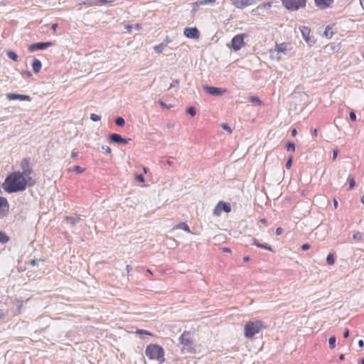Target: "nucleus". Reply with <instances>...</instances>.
I'll return each mask as SVG.
<instances>
[{
	"label": "nucleus",
	"mask_w": 364,
	"mask_h": 364,
	"mask_svg": "<svg viewBox=\"0 0 364 364\" xmlns=\"http://www.w3.org/2000/svg\"><path fill=\"white\" fill-rule=\"evenodd\" d=\"M1 187L5 192L12 193L25 191L28 187V183L18 171L9 174Z\"/></svg>",
	"instance_id": "1"
},
{
	"label": "nucleus",
	"mask_w": 364,
	"mask_h": 364,
	"mask_svg": "<svg viewBox=\"0 0 364 364\" xmlns=\"http://www.w3.org/2000/svg\"><path fill=\"white\" fill-rule=\"evenodd\" d=\"M145 355L151 361L158 364L165 362V351L162 346L156 343L149 344L145 349Z\"/></svg>",
	"instance_id": "2"
},
{
	"label": "nucleus",
	"mask_w": 364,
	"mask_h": 364,
	"mask_svg": "<svg viewBox=\"0 0 364 364\" xmlns=\"http://www.w3.org/2000/svg\"><path fill=\"white\" fill-rule=\"evenodd\" d=\"M178 341L181 345V353L196 354L197 353L196 345L193 341L191 331H183L180 336Z\"/></svg>",
	"instance_id": "3"
},
{
	"label": "nucleus",
	"mask_w": 364,
	"mask_h": 364,
	"mask_svg": "<svg viewBox=\"0 0 364 364\" xmlns=\"http://www.w3.org/2000/svg\"><path fill=\"white\" fill-rule=\"evenodd\" d=\"M267 328V326L261 320L248 321L244 326V335L247 338H252L262 330Z\"/></svg>",
	"instance_id": "4"
},
{
	"label": "nucleus",
	"mask_w": 364,
	"mask_h": 364,
	"mask_svg": "<svg viewBox=\"0 0 364 364\" xmlns=\"http://www.w3.org/2000/svg\"><path fill=\"white\" fill-rule=\"evenodd\" d=\"M306 0H282V5L289 11H294L306 6Z\"/></svg>",
	"instance_id": "5"
},
{
	"label": "nucleus",
	"mask_w": 364,
	"mask_h": 364,
	"mask_svg": "<svg viewBox=\"0 0 364 364\" xmlns=\"http://www.w3.org/2000/svg\"><path fill=\"white\" fill-rule=\"evenodd\" d=\"M248 35L246 33H240L235 36L231 41L230 48L233 49L235 51L240 50L242 47L245 46V43L244 39Z\"/></svg>",
	"instance_id": "6"
},
{
	"label": "nucleus",
	"mask_w": 364,
	"mask_h": 364,
	"mask_svg": "<svg viewBox=\"0 0 364 364\" xmlns=\"http://www.w3.org/2000/svg\"><path fill=\"white\" fill-rule=\"evenodd\" d=\"M222 211H224L227 213H230L231 211L230 205L223 201L218 202L213 210V214L215 216H220Z\"/></svg>",
	"instance_id": "7"
},
{
	"label": "nucleus",
	"mask_w": 364,
	"mask_h": 364,
	"mask_svg": "<svg viewBox=\"0 0 364 364\" xmlns=\"http://www.w3.org/2000/svg\"><path fill=\"white\" fill-rule=\"evenodd\" d=\"M53 44L54 43L50 41H49V42H38V43H33V44L30 45L28 48V50L30 52H34L38 50H44L50 46H53Z\"/></svg>",
	"instance_id": "8"
},
{
	"label": "nucleus",
	"mask_w": 364,
	"mask_h": 364,
	"mask_svg": "<svg viewBox=\"0 0 364 364\" xmlns=\"http://www.w3.org/2000/svg\"><path fill=\"white\" fill-rule=\"evenodd\" d=\"M203 90L208 93L210 95L213 96H221L224 93L226 92L225 89L220 88V87H210V86H203Z\"/></svg>",
	"instance_id": "9"
},
{
	"label": "nucleus",
	"mask_w": 364,
	"mask_h": 364,
	"mask_svg": "<svg viewBox=\"0 0 364 364\" xmlns=\"http://www.w3.org/2000/svg\"><path fill=\"white\" fill-rule=\"evenodd\" d=\"M33 173V168L32 167H30L28 169H25L22 171H20V173H21L23 178H25L26 181L28 183V187L34 186L36 183V181L31 176V174Z\"/></svg>",
	"instance_id": "10"
},
{
	"label": "nucleus",
	"mask_w": 364,
	"mask_h": 364,
	"mask_svg": "<svg viewBox=\"0 0 364 364\" xmlns=\"http://www.w3.org/2000/svg\"><path fill=\"white\" fill-rule=\"evenodd\" d=\"M301 33L302 34L303 38L305 41L309 45L311 46L315 43V41L314 38L310 36L311 30L309 28L303 26L300 28Z\"/></svg>",
	"instance_id": "11"
},
{
	"label": "nucleus",
	"mask_w": 364,
	"mask_h": 364,
	"mask_svg": "<svg viewBox=\"0 0 364 364\" xmlns=\"http://www.w3.org/2000/svg\"><path fill=\"white\" fill-rule=\"evenodd\" d=\"M290 50L289 48V45L287 43H283L279 44H276L274 51L277 52V56L275 57L278 60L281 59V57L279 56L280 53H283L287 55L288 52Z\"/></svg>",
	"instance_id": "12"
},
{
	"label": "nucleus",
	"mask_w": 364,
	"mask_h": 364,
	"mask_svg": "<svg viewBox=\"0 0 364 364\" xmlns=\"http://www.w3.org/2000/svg\"><path fill=\"white\" fill-rule=\"evenodd\" d=\"M109 138H110V141L112 142V143H115V144H128L132 139L130 138H123L120 134H116V133H114V134H112L110 136H109Z\"/></svg>",
	"instance_id": "13"
},
{
	"label": "nucleus",
	"mask_w": 364,
	"mask_h": 364,
	"mask_svg": "<svg viewBox=\"0 0 364 364\" xmlns=\"http://www.w3.org/2000/svg\"><path fill=\"white\" fill-rule=\"evenodd\" d=\"M183 33L187 38L192 39H197L200 36V33L197 28H186Z\"/></svg>",
	"instance_id": "14"
},
{
	"label": "nucleus",
	"mask_w": 364,
	"mask_h": 364,
	"mask_svg": "<svg viewBox=\"0 0 364 364\" xmlns=\"http://www.w3.org/2000/svg\"><path fill=\"white\" fill-rule=\"evenodd\" d=\"M6 98L9 100H20L22 101H31V98L29 95H20L16 93H8L6 95Z\"/></svg>",
	"instance_id": "15"
},
{
	"label": "nucleus",
	"mask_w": 364,
	"mask_h": 364,
	"mask_svg": "<svg viewBox=\"0 0 364 364\" xmlns=\"http://www.w3.org/2000/svg\"><path fill=\"white\" fill-rule=\"evenodd\" d=\"M9 204L6 198L0 197V214L5 215L9 212Z\"/></svg>",
	"instance_id": "16"
},
{
	"label": "nucleus",
	"mask_w": 364,
	"mask_h": 364,
	"mask_svg": "<svg viewBox=\"0 0 364 364\" xmlns=\"http://www.w3.org/2000/svg\"><path fill=\"white\" fill-rule=\"evenodd\" d=\"M27 264H30L32 267H40L43 266L45 264V259L38 258V259H31L27 262Z\"/></svg>",
	"instance_id": "17"
},
{
	"label": "nucleus",
	"mask_w": 364,
	"mask_h": 364,
	"mask_svg": "<svg viewBox=\"0 0 364 364\" xmlns=\"http://www.w3.org/2000/svg\"><path fill=\"white\" fill-rule=\"evenodd\" d=\"M315 4L318 7L321 9H326L331 4L333 3V0H314Z\"/></svg>",
	"instance_id": "18"
},
{
	"label": "nucleus",
	"mask_w": 364,
	"mask_h": 364,
	"mask_svg": "<svg viewBox=\"0 0 364 364\" xmlns=\"http://www.w3.org/2000/svg\"><path fill=\"white\" fill-rule=\"evenodd\" d=\"M41 67H42L41 62L37 58H33V63H32V68H33V72L35 73H39L41 69Z\"/></svg>",
	"instance_id": "19"
},
{
	"label": "nucleus",
	"mask_w": 364,
	"mask_h": 364,
	"mask_svg": "<svg viewBox=\"0 0 364 364\" xmlns=\"http://www.w3.org/2000/svg\"><path fill=\"white\" fill-rule=\"evenodd\" d=\"M251 241L252 242V244H254L257 247L266 249L267 250H272L271 247L269 246L267 243L259 242L255 238H252Z\"/></svg>",
	"instance_id": "20"
},
{
	"label": "nucleus",
	"mask_w": 364,
	"mask_h": 364,
	"mask_svg": "<svg viewBox=\"0 0 364 364\" xmlns=\"http://www.w3.org/2000/svg\"><path fill=\"white\" fill-rule=\"evenodd\" d=\"M81 215H76L75 217L67 216L65 218L66 221L71 224L73 226L75 225L76 223L80 220Z\"/></svg>",
	"instance_id": "21"
},
{
	"label": "nucleus",
	"mask_w": 364,
	"mask_h": 364,
	"mask_svg": "<svg viewBox=\"0 0 364 364\" xmlns=\"http://www.w3.org/2000/svg\"><path fill=\"white\" fill-rule=\"evenodd\" d=\"M21 168L22 171L25 169H28L30 167H31V162H30V158H24L21 162Z\"/></svg>",
	"instance_id": "22"
},
{
	"label": "nucleus",
	"mask_w": 364,
	"mask_h": 364,
	"mask_svg": "<svg viewBox=\"0 0 364 364\" xmlns=\"http://www.w3.org/2000/svg\"><path fill=\"white\" fill-rule=\"evenodd\" d=\"M334 34V32L333 31V27L331 26H327L326 27L325 31H324V36L327 38H331Z\"/></svg>",
	"instance_id": "23"
},
{
	"label": "nucleus",
	"mask_w": 364,
	"mask_h": 364,
	"mask_svg": "<svg viewBox=\"0 0 364 364\" xmlns=\"http://www.w3.org/2000/svg\"><path fill=\"white\" fill-rule=\"evenodd\" d=\"M165 47H166V43H165L164 42H162L161 43L155 46L154 47V50L156 53H162V51Z\"/></svg>",
	"instance_id": "24"
},
{
	"label": "nucleus",
	"mask_w": 364,
	"mask_h": 364,
	"mask_svg": "<svg viewBox=\"0 0 364 364\" xmlns=\"http://www.w3.org/2000/svg\"><path fill=\"white\" fill-rule=\"evenodd\" d=\"M6 55L9 58L13 60L14 61L18 60V55L13 50H8L6 52Z\"/></svg>",
	"instance_id": "25"
},
{
	"label": "nucleus",
	"mask_w": 364,
	"mask_h": 364,
	"mask_svg": "<svg viewBox=\"0 0 364 364\" xmlns=\"http://www.w3.org/2000/svg\"><path fill=\"white\" fill-rule=\"evenodd\" d=\"M80 4L88 6H98L97 0H85L82 1Z\"/></svg>",
	"instance_id": "26"
},
{
	"label": "nucleus",
	"mask_w": 364,
	"mask_h": 364,
	"mask_svg": "<svg viewBox=\"0 0 364 364\" xmlns=\"http://www.w3.org/2000/svg\"><path fill=\"white\" fill-rule=\"evenodd\" d=\"M201 4H200V1H197L196 2H193L191 4L192 9H191V14H194L200 8Z\"/></svg>",
	"instance_id": "27"
},
{
	"label": "nucleus",
	"mask_w": 364,
	"mask_h": 364,
	"mask_svg": "<svg viewBox=\"0 0 364 364\" xmlns=\"http://www.w3.org/2000/svg\"><path fill=\"white\" fill-rule=\"evenodd\" d=\"M115 124L119 127H123L125 124V120L122 117H118L115 119Z\"/></svg>",
	"instance_id": "28"
},
{
	"label": "nucleus",
	"mask_w": 364,
	"mask_h": 364,
	"mask_svg": "<svg viewBox=\"0 0 364 364\" xmlns=\"http://www.w3.org/2000/svg\"><path fill=\"white\" fill-rule=\"evenodd\" d=\"M9 237L2 231H0V242L2 243H5L8 242Z\"/></svg>",
	"instance_id": "29"
},
{
	"label": "nucleus",
	"mask_w": 364,
	"mask_h": 364,
	"mask_svg": "<svg viewBox=\"0 0 364 364\" xmlns=\"http://www.w3.org/2000/svg\"><path fill=\"white\" fill-rule=\"evenodd\" d=\"M334 255L332 253L329 254L326 258L327 263L330 265H332L334 264Z\"/></svg>",
	"instance_id": "30"
},
{
	"label": "nucleus",
	"mask_w": 364,
	"mask_h": 364,
	"mask_svg": "<svg viewBox=\"0 0 364 364\" xmlns=\"http://www.w3.org/2000/svg\"><path fill=\"white\" fill-rule=\"evenodd\" d=\"M348 181L349 182V188L351 189L354 188L355 186V181L354 180V178L351 175L348 176Z\"/></svg>",
	"instance_id": "31"
},
{
	"label": "nucleus",
	"mask_w": 364,
	"mask_h": 364,
	"mask_svg": "<svg viewBox=\"0 0 364 364\" xmlns=\"http://www.w3.org/2000/svg\"><path fill=\"white\" fill-rule=\"evenodd\" d=\"M336 337L335 336H331L328 339V343H329V346L331 348H334L335 346H336Z\"/></svg>",
	"instance_id": "32"
},
{
	"label": "nucleus",
	"mask_w": 364,
	"mask_h": 364,
	"mask_svg": "<svg viewBox=\"0 0 364 364\" xmlns=\"http://www.w3.org/2000/svg\"><path fill=\"white\" fill-rule=\"evenodd\" d=\"M286 148L288 151H295V144L293 142H288L286 144Z\"/></svg>",
	"instance_id": "33"
},
{
	"label": "nucleus",
	"mask_w": 364,
	"mask_h": 364,
	"mask_svg": "<svg viewBox=\"0 0 364 364\" xmlns=\"http://www.w3.org/2000/svg\"><path fill=\"white\" fill-rule=\"evenodd\" d=\"M177 228H180V229H182V230H183L185 231H188V232L190 231L188 225L186 223H181L178 224L177 225Z\"/></svg>",
	"instance_id": "34"
},
{
	"label": "nucleus",
	"mask_w": 364,
	"mask_h": 364,
	"mask_svg": "<svg viewBox=\"0 0 364 364\" xmlns=\"http://www.w3.org/2000/svg\"><path fill=\"white\" fill-rule=\"evenodd\" d=\"M73 171H75L76 173H81L85 171V168H82L80 166H75L73 168Z\"/></svg>",
	"instance_id": "35"
},
{
	"label": "nucleus",
	"mask_w": 364,
	"mask_h": 364,
	"mask_svg": "<svg viewBox=\"0 0 364 364\" xmlns=\"http://www.w3.org/2000/svg\"><path fill=\"white\" fill-rule=\"evenodd\" d=\"M216 2V0H200V4L205 6L207 4H213Z\"/></svg>",
	"instance_id": "36"
},
{
	"label": "nucleus",
	"mask_w": 364,
	"mask_h": 364,
	"mask_svg": "<svg viewBox=\"0 0 364 364\" xmlns=\"http://www.w3.org/2000/svg\"><path fill=\"white\" fill-rule=\"evenodd\" d=\"M187 112L192 117L196 116V109L194 107H190L187 109Z\"/></svg>",
	"instance_id": "37"
},
{
	"label": "nucleus",
	"mask_w": 364,
	"mask_h": 364,
	"mask_svg": "<svg viewBox=\"0 0 364 364\" xmlns=\"http://www.w3.org/2000/svg\"><path fill=\"white\" fill-rule=\"evenodd\" d=\"M136 334H145V335L153 336V334L151 333H150L148 331L143 330V329L136 330Z\"/></svg>",
	"instance_id": "38"
},
{
	"label": "nucleus",
	"mask_w": 364,
	"mask_h": 364,
	"mask_svg": "<svg viewBox=\"0 0 364 364\" xmlns=\"http://www.w3.org/2000/svg\"><path fill=\"white\" fill-rule=\"evenodd\" d=\"M90 119L94 122H97L101 119V116L92 113L90 114Z\"/></svg>",
	"instance_id": "39"
},
{
	"label": "nucleus",
	"mask_w": 364,
	"mask_h": 364,
	"mask_svg": "<svg viewBox=\"0 0 364 364\" xmlns=\"http://www.w3.org/2000/svg\"><path fill=\"white\" fill-rule=\"evenodd\" d=\"M221 127L224 130L227 131L228 133H232V130L228 124L224 123L221 125Z\"/></svg>",
	"instance_id": "40"
},
{
	"label": "nucleus",
	"mask_w": 364,
	"mask_h": 364,
	"mask_svg": "<svg viewBox=\"0 0 364 364\" xmlns=\"http://www.w3.org/2000/svg\"><path fill=\"white\" fill-rule=\"evenodd\" d=\"M159 103L161 105V107L163 108L170 109L173 107L171 105H166L165 102H164L163 101H161V100L159 102Z\"/></svg>",
	"instance_id": "41"
},
{
	"label": "nucleus",
	"mask_w": 364,
	"mask_h": 364,
	"mask_svg": "<svg viewBox=\"0 0 364 364\" xmlns=\"http://www.w3.org/2000/svg\"><path fill=\"white\" fill-rule=\"evenodd\" d=\"M349 117L351 121H355L356 120V114L353 111L350 112L349 113Z\"/></svg>",
	"instance_id": "42"
},
{
	"label": "nucleus",
	"mask_w": 364,
	"mask_h": 364,
	"mask_svg": "<svg viewBox=\"0 0 364 364\" xmlns=\"http://www.w3.org/2000/svg\"><path fill=\"white\" fill-rule=\"evenodd\" d=\"M291 164H292V159H291V157H290L287 161L286 162V164H285V166L287 169H289L291 166Z\"/></svg>",
	"instance_id": "43"
},
{
	"label": "nucleus",
	"mask_w": 364,
	"mask_h": 364,
	"mask_svg": "<svg viewBox=\"0 0 364 364\" xmlns=\"http://www.w3.org/2000/svg\"><path fill=\"white\" fill-rule=\"evenodd\" d=\"M250 102H257L259 105H260L261 102H262L261 100L257 97H252L250 98Z\"/></svg>",
	"instance_id": "44"
},
{
	"label": "nucleus",
	"mask_w": 364,
	"mask_h": 364,
	"mask_svg": "<svg viewBox=\"0 0 364 364\" xmlns=\"http://www.w3.org/2000/svg\"><path fill=\"white\" fill-rule=\"evenodd\" d=\"M353 237L355 240H360L361 237H362V234L360 232H355V233L353 234Z\"/></svg>",
	"instance_id": "45"
},
{
	"label": "nucleus",
	"mask_w": 364,
	"mask_h": 364,
	"mask_svg": "<svg viewBox=\"0 0 364 364\" xmlns=\"http://www.w3.org/2000/svg\"><path fill=\"white\" fill-rule=\"evenodd\" d=\"M179 85V80H175L173 81V82L170 85V87L168 88V90H170L171 88L172 87H176Z\"/></svg>",
	"instance_id": "46"
},
{
	"label": "nucleus",
	"mask_w": 364,
	"mask_h": 364,
	"mask_svg": "<svg viewBox=\"0 0 364 364\" xmlns=\"http://www.w3.org/2000/svg\"><path fill=\"white\" fill-rule=\"evenodd\" d=\"M271 6H272L271 2H267L262 5L259 6L258 8L267 9V8H270Z\"/></svg>",
	"instance_id": "47"
},
{
	"label": "nucleus",
	"mask_w": 364,
	"mask_h": 364,
	"mask_svg": "<svg viewBox=\"0 0 364 364\" xmlns=\"http://www.w3.org/2000/svg\"><path fill=\"white\" fill-rule=\"evenodd\" d=\"M311 247L309 243H305L301 245V250H308Z\"/></svg>",
	"instance_id": "48"
},
{
	"label": "nucleus",
	"mask_w": 364,
	"mask_h": 364,
	"mask_svg": "<svg viewBox=\"0 0 364 364\" xmlns=\"http://www.w3.org/2000/svg\"><path fill=\"white\" fill-rule=\"evenodd\" d=\"M110 2H112V1H107V0H97V4H98V6L102 5V4H107V3H110Z\"/></svg>",
	"instance_id": "49"
},
{
	"label": "nucleus",
	"mask_w": 364,
	"mask_h": 364,
	"mask_svg": "<svg viewBox=\"0 0 364 364\" xmlns=\"http://www.w3.org/2000/svg\"><path fill=\"white\" fill-rule=\"evenodd\" d=\"M136 180L139 182H144V177L142 174H139L136 176Z\"/></svg>",
	"instance_id": "50"
},
{
	"label": "nucleus",
	"mask_w": 364,
	"mask_h": 364,
	"mask_svg": "<svg viewBox=\"0 0 364 364\" xmlns=\"http://www.w3.org/2000/svg\"><path fill=\"white\" fill-rule=\"evenodd\" d=\"M338 154V149L337 148L334 149L333 151V160H335L336 159Z\"/></svg>",
	"instance_id": "51"
},
{
	"label": "nucleus",
	"mask_w": 364,
	"mask_h": 364,
	"mask_svg": "<svg viewBox=\"0 0 364 364\" xmlns=\"http://www.w3.org/2000/svg\"><path fill=\"white\" fill-rule=\"evenodd\" d=\"M102 149L105 150L107 153L110 154L111 153V149L108 146H102Z\"/></svg>",
	"instance_id": "52"
},
{
	"label": "nucleus",
	"mask_w": 364,
	"mask_h": 364,
	"mask_svg": "<svg viewBox=\"0 0 364 364\" xmlns=\"http://www.w3.org/2000/svg\"><path fill=\"white\" fill-rule=\"evenodd\" d=\"M283 232V229L282 228H277L276 229V235H282Z\"/></svg>",
	"instance_id": "53"
},
{
	"label": "nucleus",
	"mask_w": 364,
	"mask_h": 364,
	"mask_svg": "<svg viewBox=\"0 0 364 364\" xmlns=\"http://www.w3.org/2000/svg\"><path fill=\"white\" fill-rule=\"evenodd\" d=\"M174 158L169 159L168 160L166 161V164L169 166H172L174 164Z\"/></svg>",
	"instance_id": "54"
},
{
	"label": "nucleus",
	"mask_w": 364,
	"mask_h": 364,
	"mask_svg": "<svg viewBox=\"0 0 364 364\" xmlns=\"http://www.w3.org/2000/svg\"><path fill=\"white\" fill-rule=\"evenodd\" d=\"M23 75H26L28 77H30L32 76V73L30 71H28V70L24 71L23 72Z\"/></svg>",
	"instance_id": "55"
},
{
	"label": "nucleus",
	"mask_w": 364,
	"mask_h": 364,
	"mask_svg": "<svg viewBox=\"0 0 364 364\" xmlns=\"http://www.w3.org/2000/svg\"><path fill=\"white\" fill-rule=\"evenodd\" d=\"M58 23H53L52 26H51V29L53 31H56V28H58Z\"/></svg>",
	"instance_id": "56"
},
{
	"label": "nucleus",
	"mask_w": 364,
	"mask_h": 364,
	"mask_svg": "<svg viewBox=\"0 0 364 364\" xmlns=\"http://www.w3.org/2000/svg\"><path fill=\"white\" fill-rule=\"evenodd\" d=\"M349 336V330L348 329H346L344 333H343V337L344 338H348Z\"/></svg>",
	"instance_id": "57"
},
{
	"label": "nucleus",
	"mask_w": 364,
	"mask_h": 364,
	"mask_svg": "<svg viewBox=\"0 0 364 364\" xmlns=\"http://www.w3.org/2000/svg\"><path fill=\"white\" fill-rule=\"evenodd\" d=\"M77 156H78V153L77 152L73 151L72 154H71V157L73 158V159H75Z\"/></svg>",
	"instance_id": "58"
},
{
	"label": "nucleus",
	"mask_w": 364,
	"mask_h": 364,
	"mask_svg": "<svg viewBox=\"0 0 364 364\" xmlns=\"http://www.w3.org/2000/svg\"><path fill=\"white\" fill-rule=\"evenodd\" d=\"M296 134H297V131H296V129H293L291 130V135H292L293 136H295L296 135Z\"/></svg>",
	"instance_id": "59"
},
{
	"label": "nucleus",
	"mask_w": 364,
	"mask_h": 364,
	"mask_svg": "<svg viewBox=\"0 0 364 364\" xmlns=\"http://www.w3.org/2000/svg\"><path fill=\"white\" fill-rule=\"evenodd\" d=\"M358 346H359L360 347H361V348L364 346V342H363V340H360V341H358Z\"/></svg>",
	"instance_id": "60"
},
{
	"label": "nucleus",
	"mask_w": 364,
	"mask_h": 364,
	"mask_svg": "<svg viewBox=\"0 0 364 364\" xmlns=\"http://www.w3.org/2000/svg\"><path fill=\"white\" fill-rule=\"evenodd\" d=\"M259 222L263 224H266L267 223V220L265 218H262L259 220Z\"/></svg>",
	"instance_id": "61"
},
{
	"label": "nucleus",
	"mask_w": 364,
	"mask_h": 364,
	"mask_svg": "<svg viewBox=\"0 0 364 364\" xmlns=\"http://www.w3.org/2000/svg\"><path fill=\"white\" fill-rule=\"evenodd\" d=\"M249 259H250V257H249L248 256H245V257H243V261H244L245 262H248V261H249Z\"/></svg>",
	"instance_id": "62"
},
{
	"label": "nucleus",
	"mask_w": 364,
	"mask_h": 364,
	"mask_svg": "<svg viewBox=\"0 0 364 364\" xmlns=\"http://www.w3.org/2000/svg\"><path fill=\"white\" fill-rule=\"evenodd\" d=\"M163 42L166 43V46H167L171 42V40H169L168 38H166V39H165Z\"/></svg>",
	"instance_id": "63"
},
{
	"label": "nucleus",
	"mask_w": 364,
	"mask_h": 364,
	"mask_svg": "<svg viewBox=\"0 0 364 364\" xmlns=\"http://www.w3.org/2000/svg\"><path fill=\"white\" fill-rule=\"evenodd\" d=\"M360 4L363 9L364 10V0H360Z\"/></svg>",
	"instance_id": "64"
}]
</instances>
